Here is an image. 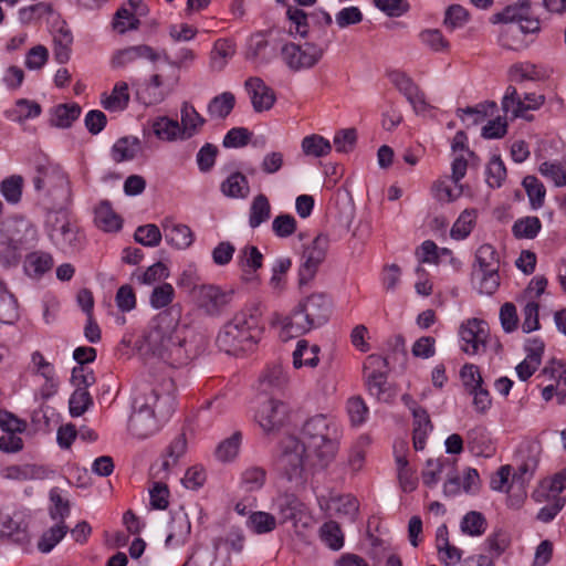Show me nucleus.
<instances>
[{"instance_id": "60", "label": "nucleus", "mask_w": 566, "mask_h": 566, "mask_svg": "<svg viewBox=\"0 0 566 566\" xmlns=\"http://www.w3.org/2000/svg\"><path fill=\"white\" fill-rule=\"evenodd\" d=\"M525 9L516 3L505 7L501 12L492 15L491 22L496 23H517L521 19H525Z\"/></svg>"}, {"instance_id": "64", "label": "nucleus", "mask_w": 566, "mask_h": 566, "mask_svg": "<svg viewBox=\"0 0 566 566\" xmlns=\"http://www.w3.org/2000/svg\"><path fill=\"white\" fill-rule=\"evenodd\" d=\"M251 133L244 127L231 128L224 136L222 145L226 148H240L249 144Z\"/></svg>"}, {"instance_id": "13", "label": "nucleus", "mask_w": 566, "mask_h": 566, "mask_svg": "<svg viewBox=\"0 0 566 566\" xmlns=\"http://www.w3.org/2000/svg\"><path fill=\"white\" fill-rule=\"evenodd\" d=\"M160 426L161 423L155 418L150 409L142 408L138 403V398L135 397L133 412L128 420L129 432L138 439H145L154 434Z\"/></svg>"}, {"instance_id": "6", "label": "nucleus", "mask_w": 566, "mask_h": 566, "mask_svg": "<svg viewBox=\"0 0 566 566\" xmlns=\"http://www.w3.org/2000/svg\"><path fill=\"white\" fill-rule=\"evenodd\" d=\"M472 281L481 294L492 295L500 286V259L491 244H482L475 252Z\"/></svg>"}, {"instance_id": "18", "label": "nucleus", "mask_w": 566, "mask_h": 566, "mask_svg": "<svg viewBox=\"0 0 566 566\" xmlns=\"http://www.w3.org/2000/svg\"><path fill=\"white\" fill-rule=\"evenodd\" d=\"M279 515L282 523L293 522L296 524L301 520L304 505L294 494L280 495L275 501Z\"/></svg>"}, {"instance_id": "57", "label": "nucleus", "mask_w": 566, "mask_h": 566, "mask_svg": "<svg viewBox=\"0 0 566 566\" xmlns=\"http://www.w3.org/2000/svg\"><path fill=\"white\" fill-rule=\"evenodd\" d=\"M329 239L326 234H318L303 251V258L322 263L326 258Z\"/></svg>"}, {"instance_id": "43", "label": "nucleus", "mask_w": 566, "mask_h": 566, "mask_svg": "<svg viewBox=\"0 0 566 566\" xmlns=\"http://www.w3.org/2000/svg\"><path fill=\"white\" fill-rule=\"evenodd\" d=\"M69 528L64 523H56L43 533L38 542V548L42 553L51 552L54 546L65 536Z\"/></svg>"}, {"instance_id": "40", "label": "nucleus", "mask_w": 566, "mask_h": 566, "mask_svg": "<svg viewBox=\"0 0 566 566\" xmlns=\"http://www.w3.org/2000/svg\"><path fill=\"white\" fill-rule=\"evenodd\" d=\"M242 434L240 431H235L231 437L222 440L217 449L216 457L222 462H229L237 458L241 446Z\"/></svg>"}, {"instance_id": "41", "label": "nucleus", "mask_w": 566, "mask_h": 566, "mask_svg": "<svg viewBox=\"0 0 566 566\" xmlns=\"http://www.w3.org/2000/svg\"><path fill=\"white\" fill-rule=\"evenodd\" d=\"M541 228L542 223L537 217H525L514 222L512 232L516 239H534Z\"/></svg>"}, {"instance_id": "11", "label": "nucleus", "mask_w": 566, "mask_h": 566, "mask_svg": "<svg viewBox=\"0 0 566 566\" xmlns=\"http://www.w3.org/2000/svg\"><path fill=\"white\" fill-rule=\"evenodd\" d=\"M233 290H222L213 284H201L196 289L197 305L209 316H220L232 303Z\"/></svg>"}, {"instance_id": "15", "label": "nucleus", "mask_w": 566, "mask_h": 566, "mask_svg": "<svg viewBox=\"0 0 566 566\" xmlns=\"http://www.w3.org/2000/svg\"><path fill=\"white\" fill-rule=\"evenodd\" d=\"M245 88L251 97L253 109L258 113L269 111L275 103V93L261 77H249Z\"/></svg>"}, {"instance_id": "39", "label": "nucleus", "mask_w": 566, "mask_h": 566, "mask_svg": "<svg viewBox=\"0 0 566 566\" xmlns=\"http://www.w3.org/2000/svg\"><path fill=\"white\" fill-rule=\"evenodd\" d=\"M19 317L18 303L14 296L9 293L3 283L0 284V322L12 324Z\"/></svg>"}, {"instance_id": "48", "label": "nucleus", "mask_w": 566, "mask_h": 566, "mask_svg": "<svg viewBox=\"0 0 566 566\" xmlns=\"http://www.w3.org/2000/svg\"><path fill=\"white\" fill-rule=\"evenodd\" d=\"M234 54V46L228 40H218L214 44L213 51L211 52L210 65L213 70L221 71L228 59Z\"/></svg>"}, {"instance_id": "24", "label": "nucleus", "mask_w": 566, "mask_h": 566, "mask_svg": "<svg viewBox=\"0 0 566 566\" xmlns=\"http://www.w3.org/2000/svg\"><path fill=\"white\" fill-rule=\"evenodd\" d=\"M181 114V132L185 137H192L198 133L199 128L206 123V119L197 112V109L188 102H184L180 109Z\"/></svg>"}, {"instance_id": "34", "label": "nucleus", "mask_w": 566, "mask_h": 566, "mask_svg": "<svg viewBox=\"0 0 566 566\" xmlns=\"http://www.w3.org/2000/svg\"><path fill=\"white\" fill-rule=\"evenodd\" d=\"M187 451V439L185 433L178 434L168 446L164 460L161 463V470L167 472L170 468L175 467L178 460Z\"/></svg>"}, {"instance_id": "25", "label": "nucleus", "mask_w": 566, "mask_h": 566, "mask_svg": "<svg viewBox=\"0 0 566 566\" xmlns=\"http://www.w3.org/2000/svg\"><path fill=\"white\" fill-rule=\"evenodd\" d=\"M140 148L137 137H122L112 147V158L115 163L132 160Z\"/></svg>"}, {"instance_id": "52", "label": "nucleus", "mask_w": 566, "mask_h": 566, "mask_svg": "<svg viewBox=\"0 0 566 566\" xmlns=\"http://www.w3.org/2000/svg\"><path fill=\"white\" fill-rule=\"evenodd\" d=\"M161 232L156 224L139 226L134 234L136 242L144 247H157L161 241Z\"/></svg>"}, {"instance_id": "17", "label": "nucleus", "mask_w": 566, "mask_h": 566, "mask_svg": "<svg viewBox=\"0 0 566 566\" xmlns=\"http://www.w3.org/2000/svg\"><path fill=\"white\" fill-rule=\"evenodd\" d=\"M137 59H147L151 62H156L159 59V54L155 52L151 46L146 44L128 46L114 54L112 64L115 67H122Z\"/></svg>"}, {"instance_id": "22", "label": "nucleus", "mask_w": 566, "mask_h": 566, "mask_svg": "<svg viewBox=\"0 0 566 566\" xmlns=\"http://www.w3.org/2000/svg\"><path fill=\"white\" fill-rule=\"evenodd\" d=\"M0 537H7L17 544L29 541L28 525L22 518L7 516L0 524Z\"/></svg>"}, {"instance_id": "59", "label": "nucleus", "mask_w": 566, "mask_h": 566, "mask_svg": "<svg viewBox=\"0 0 566 566\" xmlns=\"http://www.w3.org/2000/svg\"><path fill=\"white\" fill-rule=\"evenodd\" d=\"M447 459H429L426 462V469L421 473L422 482L428 488H433L440 480Z\"/></svg>"}, {"instance_id": "42", "label": "nucleus", "mask_w": 566, "mask_h": 566, "mask_svg": "<svg viewBox=\"0 0 566 566\" xmlns=\"http://www.w3.org/2000/svg\"><path fill=\"white\" fill-rule=\"evenodd\" d=\"M93 405V398L86 387H76L69 400L72 417L82 416Z\"/></svg>"}, {"instance_id": "8", "label": "nucleus", "mask_w": 566, "mask_h": 566, "mask_svg": "<svg viewBox=\"0 0 566 566\" xmlns=\"http://www.w3.org/2000/svg\"><path fill=\"white\" fill-rule=\"evenodd\" d=\"M38 239V232L28 221H19L10 237L1 243L0 264L3 268H14L20 263L21 252L32 248Z\"/></svg>"}, {"instance_id": "32", "label": "nucleus", "mask_w": 566, "mask_h": 566, "mask_svg": "<svg viewBox=\"0 0 566 566\" xmlns=\"http://www.w3.org/2000/svg\"><path fill=\"white\" fill-rule=\"evenodd\" d=\"M234 105V95L231 92H223L210 101L208 113L211 117L224 119L232 112Z\"/></svg>"}, {"instance_id": "29", "label": "nucleus", "mask_w": 566, "mask_h": 566, "mask_svg": "<svg viewBox=\"0 0 566 566\" xmlns=\"http://www.w3.org/2000/svg\"><path fill=\"white\" fill-rule=\"evenodd\" d=\"M102 105L108 111H123L129 102L128 85L125 82L115 84L111 95L103 94Z\"/></svg>"}, {"instance_id": "12", "label": "nucleus", "mask_w": 566, "mask_h": 566, "mask_svg": "<svg viewBox=\"0 0 566 566\" xmlns=\"http://www.w3.org/2000/svg\"><path fill=\"white\" fill-rule=\"evenodd\" d=\"M545 102V96L536 93H526L522 99L515 86H507L502 98V111L507 114L512 109L513 118L524 117L530 109L539 108Z\"/></svg>"}, {"instance_id": "2", "label": "nucleus", "mask_w": 566, "mask_h": 566, "mask_svg": "<svg viewBox=\"0 0 566 566\" xmlns=\"http://www.w3.org/2000/svg\"><path fill=\"white\" fill-rule=\"evenodd\" d=\"M263 327L256 305L248 306L227 322L217 337V344L224 354L258 350Z\"/></svg>"}, {"instance_id": "38", "label": "nucleus", "mask_w": 566, "mask_h": 566, "mask_svg": "<svg viewBox=\"0 0 566 566\" xmlns=\"http://www.w3.org/2000/svg\"><path fill=\"white\" fill-rule=\"evenodd\" d=\"M522 185L527 193L532 209L536 210L541 208L544 205L546 195L544 185L538 180V178L531 175L524 177Z\"/></svg>"}, {"instance_id": "46", "label": "nucleus", "mask_w": 566, "mask_h": 566, "mask_svg": "<svg viewBox=\"0 0 566 566\" xmlns=\"http://www.w3.org/2000/svg\"><path fill=\"white\" fill-rule=\"evenodd\" d=\"M154 134L164 140H174L182 134L180 124L176 119L159 117L153 124Z\"/></svg>"}, {"instance_id": "58", "label": "nucleus", "mask_w": 566, "mask_h": 566, "mask_svg": "<svg viewBox=\"0 0 566 566\" xmlns=\"http://www.w3.org/2000/svg\"><path fill=\"white\" fill-rule=\"evenodd\" d=\"M321 537L334 551L340 549L344 545L342 531L335 522H327L321 527Z\"/></svg>"}, {"instance_id": "19", "label": "nucleus", "mask_w": 566, "mask_h": 566, "mask_svg": "<svg viewBox=\"0 0 566 566\" xmlns=\"http://www.w3.org/2000/svg\"><path fill=\"white\" fill-rule=\"evenodd\" d=\"M220 191L228 198L244 199L250 193L248 178L242 172L234 171L221 182Z\"/></svg>"}, {"instance_id": "3", "label": "nucleus", "mask_w": 566, "mask_h": 566, "mask_svg": "<svg viewBox=\"0 0 566 566\" xmlns=\"http://www.w3.org/2000/svg\"><path fill=\"white\" fill-rule=\"evenodd\" d=\"M300 442L307 449L310 465L326 469L338 451V430L333 420L316 415L305 421Z\"/></svg>"}, {"instance_id": "63", "label": "nucleus", "mask_w": 566, "mask_h": 566, "mask_svg": "<svg viewBox=\"0 0 566 566\" xmlns=\"http://www.w3.org/2000/svg\"><path fill=\"white\" fill-rule=\"evenodd\" d=\"M174 287L169 283H163L156 286L150 295V305L156 308H163L169 305L174 298Z\"/></svg>"}, {"instance_id": "4", "label": "nucleus", "mask_w": 566, "mask_h": 566, "mask_svg": "<svg viewBox=\"0 0 566 566\" xmlns=\"http://www.w3.org/2000/svg\"><path fill=\"white\" fill-rule=\"evenodd\" d=\"M332 312V300L325 293H313L293 310L292 314L285 317L280 339L287 342L312 328L325 324Z\"/></svg>"}, {"instance_id": "44", "label": "nucleus", "mask_w": 566, "mask_h": 566, "mask_svg": "<svg viewBox=\"0 0 566 566\" xmlns=\"http://www.w3.org/2000/svg\"><path fill=\"white\" fill-rule=\"evenodd\" d=\"M509 545V534L502 528L495 530L485 539V546L490 553L489 558H492V562H494L495 558L500 557L506 551Z\"/></svg>"}, {"instance_id": "33", "label": "nucleus", "mask_w": 566, "mask_h": 566, "mask_svg": "<svg viewBox=\"0 0 566 566\" xmlns=\"http://www.w3.org/2000/svg\"><path fill=\"white\" fill-rule=\"evenodd\" d=\"M509 77L515 83L538 81L543 77V72L537 65L530 62L515 63L509 70Z\"/></svg>"}, {"instance_id": "23", "label": "nucleus", "mask_w": 566, "mask_h": 566, "mask_svg": "<svg viewBox=\"0 0 566 566\" xmlns=\"http://www.w3.org/2000/svg\"><path fill=\"white\" fill-rule=\"evenodd\" d=\"M95 222L106 232L118 231L122 228V218L113 210L108 201H102L95 209Z\"/></svg>"}, {"instance_id": "55", "label": "nucleus", "mask_w": 566, "mask_h": 566, "mask_svg": "<svg viewBox=\"0 0 566 566\" xmlns=\"http://www.w3.org/2000/svg\"><path fill=\"white\" fill-rule=\"evenodd\" d=\"M486 182L492 188H500L506 178V167L500 156L494 155L486 168Z\"/></svg>"}, {"instance_id": "62", "label": "nucleus", "mask_w": 566, "mask_h": 566, "mask_svg": "<svg viewBox=\"0 0 566 566\" xmlns=\"http://www.w3.org/2000/svg\"><path fill=\"white\" fill-rule=\"evenodd\" d=\"M357 142V132L355 128H345L336 132L333 144L338 153H349L354 149Z\"/></svg>"}, {"instance_id": "27", "label": "nucleus", "mask_w": 566, "mask_h": 566, "mask_svg": "<svg viewBox=\"0 0 566 566\" xmlns=\"http://www.w3.org/2000/svg\"><path fill=\"white\" fill-rule=\"evenodd\" d=\"M271 217V205L268 197L263 193L256 195L250 206L249 226L252 229L258 228Z\"/></svg>"}, {"instance_id": "16", "label": "nucleus", "mask_w": 566, "mask_h": 566, "mask_svg": "<svg viewBox=\"0 0 566 566\" xmlns=\"http://www.w3.org/2000/svg\"><path fill=\"white\" fill-rule=\"evenodd\" d=\"M164 237L166 242L176 249H187L193 242L191 229L181 223H174L170 220L163 222Z\"/></svg>"}, {"instance_id": "47", "label": "nucleus", "mask_w": 566, "mask_h": 566, "mask_svg": "<svg viewBox=\"0 0 566 566\" xmlns=\"http://www.w3.org/2000/svg\"><path fill=\"white\" fill-rule=\"evenodd\" d=\"M23 178L19 175H12L3 179L0 184V192L9 203H18L21 200Z\"/></svg>"}, {"instance_id": "37", "label": "nucleus", "mask_w": 566, "mask_h": 566, "mask_svg": "<svg viewBox=\"0 0 566 566\" xmlns=\"http://www.w3.org/2000/svg\"><path fill=\"white\" fill-rule=\"evenodd\" d=\"M184 566H228L226 559H218L217 548H198Z\"/></svg>"}, {"instance_id": "36", "label": "nucleus", "mask_w": 566, "mask_h": 566, "mask_svg": "<svg viewBox=\"0 0 566 566\" xmlns=\"http://www.w3.org/2000/svg\"><path fill=\"white\" fill-rule=\"evenodd\" d=\"M238 264L243 271L254 273L262 268L263 254L256 247L245 245L240 250Z\"/></svg>"}, {"instance_id": "14", "label": "nucleus", "mask_w": 566, "mask_h": 566, "mask_svg": "<svg viewBox=\"0 0 566 566\" xmlns=\"http://www.w3.org/2000/svg\"><path fill=\"white\" fill-rule=\"evenodd\" d=\"M286 408L273 398L264 401L255 413V419L265 432H271L284 422Z\"/></svg>"}, {"instance_id": "20", "label": "nucleus", "mask_w": 566, "mask_h": 566, "mask_svg": "<svg viewBox=\"0 0 566 566\" xmlns=\"http://www.w3.org/2000/svg\"><path fill=\"white\" fill-rule=\"evenodd\" d=\"M96 356H73L77 361V366L72 369L71 381L76 387H91L95 384L96 377L90 364L94 361Z\"/></svg>"}, {"instance_id": "53", "label": "nucleus", "mask_w": 566, "mask_h": 566, "mask_svg": "<svg viewBox=\"0 0 566 566\" xmlns=\"http://www.w3.org/2000/svg\"><path fill=\"white\" fill-rule=\"evenodd\" d=\"M347 413L353 426L363 424L368 417V407L360 396H353L347 400Z\"/></svg>"}, {"instance_id": "9", "label": "nucleus", "mask_w": 566, "mask_h": 566, "mask_svg": "<svg viewBox=\"0 0 566 566\" xmlns=\"http://www.w3.org/2000/svg\"><path fill=\"white\" fill-rule=\"evenodd\" d=\"M123 344L127 347L133 344L132 350L138 353L164 354L175 352L176 347L180 345V340H175L171 334L167 333L163 327L155 325L135 339L133 337L124 338Z\"/></svg>"}, {"instance_id": "31", "label": "nucleus", "mask_w": 566, "mask_h": 566, "mask_svg": "<svg viewBox=\"0 0 566 566\" xmlns=\"http://www.w3.org/2000/svg\"><path fill=\"white\" fill-rule=\"evenodd\" d=\"M286 382L287 377L281 365H273L260 376V390L268 394L273 389H281Z\"/></svg>"}, {"instance_id": "28", "label": "nucleus", "mask_w": 566, "mask_h": 566, "mask_svg": "<svg viewBox=\"0 0 566 566\" xmlns=\"http://www.w3.org/2000/svg\"><path fill=\"white\" fill-rule=\"evenodd\" d=\"M80 114L81 107L77 104H60L53 108L50 123L59 128H69L78 118Z\"/></svg>"}, {"instance_id": "50", "label": "nucleus", "mask_w": 566, "mask_h": 566, "mask_svg": "<svg viewBox=\"0 0 566 566\" xmlns=\"http://www.w3.org/2000/svg\"><path fill=\"white\" fill-rule=\"evenodd\" d=\"M461 530L471 536L482 535L486 530V520L482 513L471 511L462 518Z\"/></svg>"}, {"instance_id": "21", "label": "nucleus", "mask_w": 566, "mask_h": 566, "mask_svg": "<svg viewBox=\"0 0 566 566\" xmlns=\"http://www.w3.org/2000/svg\"><path fill=\"white\" fill-rule=\"evenodd\" d=\"M191 531V524L185 512H177L171 516L170 532L166 538V546L184 544Z\"/></svg>"}, {"instance_id": "49", "label": "nucleus", "mask_w": 566, "mask_h": 566, "mask_svg": "<svg viewBox=\"0 0 566 566\" xmlns=\"http://www.w3.org/2000/svg\"><path fill=\"white\" fill-rule=\"evenodd\" d=\"M266 471L261 467H250L242 472L241 484L248 492H254L265 483Z\"/></svg>"}, {"instance_id": "10", "label": "nucleus", "mask_w": 566, "mask_h": 566, "mask_svg": "<svg viewBox=\"0 0 566 566\" xmlns=\"http://www.w3.org/2000/svg\"><path fill=\"white\" fill-rule=\"evenodd\" d=\"M324 52V48L313 42H306L302 45L290 42L281 49L285 64L294 72L314 67L322 60Z\"/></svg>"}, {"instance_id": "35", "label": "nucleus", "mask_w": 566, "mask_h": 566, "mask_svg": "<svg viewBox=\"0 0 566 566\" xmlns=\"http://www.w3.org/2000/svg\"><path fill=\"white\" fill-rule=\"evenodd\" d=\"M33 364L35 373L45 379V385L42 387V396L48 398L55 391L57 386L54 367L52 364L48 363L43 356H39L38 360H35L34 357Z\"/></svg>"}, {"instance_id": "1", "label": "nucleus", "mask_w": 566, "mask_h": 566, "mask_svg": "<svg viewBox=\"0 0 566 566\" xmlns=\"http://www.w3.org/2000/svg\"><path fill=\"white\" fill-rule=\"evenodd\" d=\"M190 365L189 356H145L144 366L149 376L159 381L158 386L147 388L138 396L142 408L150 409L159 423L170 419L176 409L175 373Z\"/></svg>"}, {"instance_id": "26", "label": "nucleus", "mask_w": 566, "mask_h": 566, "mask_svg": "<svg viewBox=\"0 0 566 566\" xmlns=\"http://www.w3.org/2000/svg\"><path fill=\"white\" fill-rule=\"evenodd\" d=\"M51 241L63 250H75L81 244L78 228L70 221L67 226L55 230V233H51Z\"/></svg>"}, {"instance_id": "54", "label": "nucleus", "mask_w": 566, "mask_h": 566, "mask_svg": "<svg viewBox=\"0 0 566 566\" xmlns=\"http://www.w3.org/2000/svg\"><path fill=\"white\" fill-rule=\"evenodd\" d=\"M421 42L433 52H447L450 48L449 41L439 29H427L420 34Z\"/></svg>"}, {"instance_id": "30", "label": "nucleus", "mask_w": 566, "mask_h": 566, "mask_svg": "<svg viewBox=\"0 0 566 566\" xmlns=\"http://www.w3.org/2000/svg\"><path fill=\"white\" fill-rule=\"evenodd\" d=\"M301 147L302 151L306 156H312L315 158L324 157L328 155L332 150L331 142L317 134H312L310 136L304 137Z\"/></svg>"}, {"instance_id": "61", "label": "nucleus", "mask_w": 566, "mask_h": 566, "mask_svg": "<svg viewBox=\"0 0 566 566\" xmlns=\"http://www.w3.org/2000/svg\"><path fill=\"white\" fill-rule=\"evenodd\" d=\"M292 260L290 258H280L272 268L270 285L274 291L281 292L285 286L284 274L291 269Z\"/></svg>"}, {"instance_id": "5", "label": "nucleus", "mask_w": 566, "mask_h": 566, "mask_svg": "<svg viewBox=\"0 0 566 566\" xmlns=\"http://www.w3.org/2000/svg\"><path fill=\"white\" fill-rule=\"evenodd\" d=\"M274 469L281 476L296 485H303L310 472L318 470L310 465L307 449L295 436H287L281 440Z\"/></svg>"}, {"instance_id": "45", "label": "nucleus", "mask_w": 566, "mask_h": 566, "mask_svg": "<svg viewBox=\"0 0 566 566\" xmlns=\"http://www.w3.org/2000/svg\"><path fill=\"white\" fill-rule=\"evenodd\" d=\"M50 501L52 503L49 509L50 517L57 521V523H64V520L71 513L69 500L62 497L57 488H53L50 491Z\"/></svg>"}, {"instance_id": "56", "label": "nucleus", "mask_w": 566, "mask_h": 566, "mask_svg": "<svg viewBox=\"0 0 566 566\" xmlns=\"http://www.w3.org/2000/svg\"><path fill=\"white\" fill-rule=\"evenodd\" d=\"M248 523L256 534L269 533L276 526L275 516L262 511L253 512L250 515Z\"/></svg>"}, {"instance_id": "7", "label": "nucleus", "mask_w": 566, "mask_h": 566, "mask_svg": "<svg viewBox=\"0 0 566 566\" xmlns=\"http://www.w3.org/2000/svg\"><path fill=\"white\" fill-rule=\"evenodd\" d=\"M459 336L461 349L465 354L497 353L502 349L499 339L490 334L488 323L479 318L462 323Z\"/></svg>"}, {"instance_id": "51", "label": "nucleus", "mask_w": 566, "mask_h": 566, "mask_svg": "<svg viewBox=\"0 0 566 566\" xmlns=\"http://www.w3.org/2000/svg\"><path fill=\"white\" fill-rule=\"evenodd\" d=\"M475 218L474 210H464L451 228V237L455 240L465 239L473 229Z\"/></svg>"}]
</instances>
